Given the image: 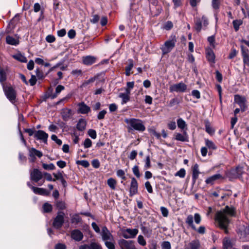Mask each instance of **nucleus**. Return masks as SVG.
Listing matches in <instances>:
<instances>
[{
  "label": "nucleus",
  "mask_w": 249,
  "mask_h": 249,
  "mask_svg": "<svg viewBox=\"0 0 249 249\" xmlns=\"http://www.w3.org/2000/svg\"><path fill=\"white\" fill-rule=\"evenodd\" d=\"M6 41L7 44L12 45H17L19 43V41L18 39L10 36H6Z\"/></svg>",
  "instance_id": "7c9ffc66"
},
{
  "label": "nucleus",
  "mask_w": 249,
  "mask_h": 249,
  "mask_svg": "<svg viewBox=\"0 0 249 249\" xmlns=\"http://www.w3.org/2000/svg\"><path fill=\"white\" fill-rule=\"evenodd\" d=\"M145 187L149 193H152L153 192L152 187L149 181H147L145 183Z\"/></svg>",
  "instance_id": "69168bd1"
},
{
  "label": "nucleus",
  "mask_w": 249,
  "mask_h": 249,
  "mask_svg": "<svg viewBox=\"0 0 249 249\" xmlns=\"http://www.w3.org/2000/svg\"><path fill=\"white\" fill-rule=\"evenodd\" d=\"M161 248L162 249H171V244L168 241H164L161 244Z\"/></svg>",
  "instance_id": "6e6d98bb"
},
{
  "label": "nucleus",
  "mask_w": 249,
  "mask_h": 249,
  "mask_svg": "<svg viewBox=\"0 0 249 249\" xmlns=\"http://www.w3.org/2000/svg\"><path fill=\"white\" fill-rule=\"evenodd\" d=\"M101 235L102 239L105 242L106 241H113V236L108 231L107 228L104 226L102 230Z\"/></svg>",
  "instance_id": "dca6fc26"
},
{
  "label": "nucleus",
  "mask_w": 249,
  "mask_h": 249,
  "mask_svg": "<svg viewBox=\"0 0 249 249\" xmlns=\"http://www.w3.org/2000/svg\"><path fill=\"white\" fill-rule=\"evenodd\" d=\"M89 246L91 249H102L101 246L96 242H91Z\"/></svg>",
  "instance_id": "5fc2aeb1"
},
{
  "label": "nucleus",
  "mask_w": 249,
  "mask_h": 249,
  "mask_svg": "<svg viewBox=\"0 0 249 249\" xmlns=\"http://www.w3.org/2000/svg\"><path fill=\"white\" fill-rule=\"evenodd\" d=\"M30 156H42L41 152L36 150L34 148H32L29 150Z\"/></svg>",
  "instance_id": "79ce46f5"
},
{
  "label": "nucleus",
  "mask_w": 249,
  "mask_h": 249,
  "mask_svg": "<svg viewBox=\"0 0 249 249\" xmlns=\"http://www.w3.org/2000/svg\"><path fill=\"white\" fill-rule=\"evenodd\" d=\"M206 57L208 61L212 63H214L215 55L212 49L207 48L205 49Z\"/></svg>",
  "instance_id": "412c9836"
},
{
  "label": "nucleus",
  "mask_w": 249,
  "mask_h": 249,
  "mask_svg": "<svg viewBox=\"0 0 249 249\" xmlns=\"http://www.w3.org/2000/svg\"><path fill=\"white\" fill-rule=\"evenodd\" d=\"M51 139L54 141L58 145H61L62 143V141L60 139H59L57 136L55 135H52L51 136Z\"/></svg>",
  "instance_id": "bf43d9fd"
},
{
  "label": "nucleus",
  "mask_w": 249,
  "mask_h": 249,
  "mask_svg": "<svg viewBox=\"0 0 249 249\" xmlns=\"http://www.w3.org/2000/svg\"><path fill=\"white\" fill-rule=\"evenodd\" d=\"M128 65L125 67V75L127 76L130 75V74L132 73L131 72V71L132 69L133 68L134 66V62L132 59H128Z\"/></svg>",
  "instance_id": "cd10ccee"
},
{
  "label": "nucleus",
  "mask_w": 249,
  "mask_h": 249,
  "mask_svg": "<svg viewBox=\"0 0 249 249\" xmlns=\"http://www.w3.org/2000/svg\"><path fill=\"white\" fill-rule=\"evenodd\" d=\"M187 128L186 130H184L183 133H177L175 135V139L178 141L181 142H188L189 137L186 132Z\"/></svg>",
  "instance_id": "6ab92c4d"
},
{
  "label": "nucleus",
  "mask_w": 249,
  "mask_h": 249,
  "mask_svg": "<svg viewBox=\"0 0 249 249\" xmlns=\"http://www.w3.org/2000/svg\"><path fill=\"white\" fill-rule=\"evenodd\" d=\"M117 176L121 178L123 180H125V172L122 169L118 170L116 173Z\"/></svg>",
  "instance_id": "de8ad7c7"
},
{
  "label": "nucleus",
  "mask_w": 249,
  "mask_h": 249,
  "mask_svg": "<svg viewBox=\"0 0 249 249\" xmlns=\"http://www.w3.org/2000/svg\"><path fill=\"white\" fill-rule=\"evenodd\" d=\"M177 124L178 128L182 129L185 130V128L186 127V122L181 118H179L177 120Z\"/></svg>",
  "instance_id": "e433bc0d"
},
{
  "label": "nucleus",
  "mask_w": 249,
  "mask_h": 249,
  "mask_svg": "<svg viewBox=\"0 0 249 249\" xmlns=\"http://www.w3.org/2000/svg\"><path fill=\"white\" fill-rule=\"evenodd\" d=\"M194 219L195 222L196 224H199L200 223L201 221V217L198 213H195L194 216L191 214H189L187 216L185 219V223L192 229H196V226L194 224Z\"/></svg>",
  "instance_id": "423d86ee"
},
{
  "label": "nucleus",
  "mask_w": 249,
  "mask_h": 249,
  "mask_svg": "<svg viewBox=\"0 0 249 249\" xmlns=\"http://www.w3.org/2000/svg\"><path fill=\"white\" fill-rule=\"evenodd\" d=\"M234 102L239 106L242 111L244 112L246 110L247 100L245 97L238 94L235 95Z\"/></svg>",
  "instance_id": "f8f14e48"
},
{
  "label": "nucleus",
  "mask_w": 249,
  "mask_h": 249,
  "mask_svg": "<svg viewBox=\"0 0 249 249\" xmlns=\"http://www.w3.org/2000/svg\"><path fill=\"white\" fill-rule=\"evenodd\" d=\"M42 167L44 169L48 170H53L55 168V166L53 163H43Z\"/></svg>",
  "instance_id": "09e8293b"
},
{
  "label": "nucleus",
  "mask_w": 249,
  "mask_h": 249,
  "mask_svg": "<svg viewBox=\"0 0 249 249\" xmlns=\"http://www.w3.org/2000/svg\"><path fill=\"white\" fill-rule=\"evenodd\" d=\"M64 89L65 87L61 85L57 86L55 89V93L50 95V97L52 99L56 98L61 91L63 90Z\"/></svg>",
  "instance_id": "c756f323"
},
{
  "label": "nucleus",
  "mask_w": 249,
  "mask_h": 249,
  "mask_svg": "<svg viewBox=\"0 0 249 249\" xmlns=\"http://www.w3.org/2000/svg\"><path fill=\"white\" fill-rule=\"evenodd\" d=\"M141 230L143 233L145 235H150L152 233L151 230H148L146 227L144 226L142 227Z\"/></svg>",
  "instance_id": "0e129e2a"
},
{
  "label": "nucleus",
  "mask_w": 249,
  "mask_h": 249,
  "mask_svg": "<svg viewBox=\"0 0 249 249\" xmlns=\"http://www.w3.org/2000/svg\"><path fill=\"white\" fill-rule=\"evenodd\" d=\"M76 163L78 165H81L84 167H88L89 166V162L87 160H77Z\"/></svg>",
  "instance_id": "3c124183"
},
{
  "label": "nucleus",
  "mask_w": 249,
  "mask_h": 249,
  "mask_svg": "<svg viewBox=\"0 0 249 249\" xmlns=\"http://www.w3.org/2000/svg\"><path fill=\"white\" fill-rule=\"evenodd\" d=\"M186 174V171L184 169L182 168L180 169L178 171L176 174V176H178L180 178H184Z\"/></svg>",
  "instance_id": "864d4df0"
},
{
  "label": "nucleus",
  "mask_w": 249,
  "mask_h": 249,
  "mask_svg": "<svg viewBox=\"0 0 249 249\" xmlns=\"http://www.w3.org/2000/svg\"><path fill=\"white\" fill-rule=\"evenodd\" d=\"M88 135H89V137H90L92 139H95L97 136L96 131L92 129H90L89 130Z\"/></svg>",
  "instance_id": "4d7b16f0"
},
{
  "label": "nucleus",
  "mask_w": 249,
  "mask_h": 249,
  "mask_svg": "<svg viewBox=\"0 0 249 249\" xmlns=\"http://www.w3.org/2000/svg\"><path fill=\"white\" fill-rule=\"evenodd\" d=\"M199 171L198 169V165L197 164H195L193 168V175H192V178L194 182L196 181L197 179L199 174Z\"/></svg>",
  "instance_id": "c85d7f7f"
},
{
  "label": "nucleus",
  "mask_w": 249,
  "mask_h": 249,
  "mask_svg": "<svg viewBox=\"0 0 249 249\" xmlns=\"http://www.w3.org/2000/svg\"><path fill=\"white\" fill-rule=\"evenodd\" d=\"M78 112L83 114H88L91 111L90 107L84 102H81L78 104Z\"/></svg>",
  "instance_id": "a211bd4d"
},
{
  "label": "nucleus",
  "mask_w": 249,
  "mask_h": 249,
  "mask_svg": "<svg viewBox=\"0 0 249 249\" xmlns=\"http://www.w3.org/2000/svg\"><path fill=\"white\" fill-rule=\"evenodd\" d=\"M81 221V218L78 214H74L71 219L72 223L78 224Z\"/></svg>",
  "instance_id": "ea45409f"
},
{
  "label": "nucleus",
  "mask_w": 249,
  "mask_h": 249,
  "mask_svg": "<svg viewBox=\"0 0 249 249\" xmlns=\"http://www.w3.org/2000/svg\"><path fill=\"white\" fill-rule=\"evenodd\" d=\"M94 80H95V78H90L88 80L85 81L81 85V88H85V87H86L89 84L93 82L94 81Z\"/></svg>",
  "instance_id": "13d9d810"
},
{
  "label": "nucleus",
  "mask_w": 249,
  "mask_h": 249,
  "mask_svg": "<svg viewBox=\"0 0 249 249\" xmlns=\"http://www.w3.org/2000/svg\"><path fill=\"white\" fill-rule=\"evenodd\" d=\"M132 171L133 174L138 178H140L141 174L139 172V167L137 165L134 166L132 168Z\"/></svg>",
  "instance_id": "603ef678"
},
{
  "label": "nucleus",
  "mask_w": 249,
  "mask_h": 249,
  "mask_svg": "<svg viewBox=\"0 0 249 249\" xmlns=\"http://www.w3.org/2000/svg\"><path fill=\"white\" fill-rule=\"evenodd\" d=\"M243 56V60L244 65L249 67V54H245Z\"/></svg>",
  "instance_id": "e2e57ef3"
},
{
  "label": "nucleus",
  "mask_w": 249,
  "mask_h": 249,
  "mask_svg": "<svg viewBox=\"0 0 249 249\" xmlns=\"http://www.w3.org/2000/svg\"><path fill=\"white\" fill-rule=\"evenodd\" d=\"M150 133L152 136L155 137L158 139H160L161 137L160 133L157 132L155 129H151Z\"/></svg>",
  "instance_id": "052dcab7"
},
{
  "label": "nucleus",
  "mask_w": 249,
  "mask_h": 249,
  "mask_svg": "<svg viewBox=\"0 0 249 249\" xmlns=\"http://www.w3.org/2000/svg\"><path fill=\"white\" fill-rule=\"evenodd\" d=\"M168 128L172 130H175L176 128V124L174 121H171L167 124Z\"/></svg>",
  "instance_id": "680f3d73"
},
{
  "label": "nucleus",
  "mask_w": 249,
  "mask_h": 249,
  "mask_svg": "<svg viewBox=\"0 0 249 249\" xmlns=\"http://www.w3.org/2000/svg\"><path fill=\"white\" fill-rule=\"evenodd\" d=\"M43 210L44 213H49L52 211V205L45 203L43 205Z\"/></svg>",
  "instance_id": "a19ab883"
},
{
  "label": "nucleus",
  "mask_w": 249,
  "mask_h": 249,
  "mask_svg": "<svg viewBox=\"0 0 249 249\" xmlns=\"http://www.w3.org/2000/svg\"><path fill=\"white\" fill-rule=\"evenodd\" d=\"M13 57L21 62L25 63L27 61L26 57L20 53L15 54L13 55Z\"/></svg>",
  "instance_id": "473e14b6"
},
{
  "label": "nucleus",
  "mask_w": 249,
  "mask_h": 249,
  "mask_svg": "<svg viewBox=\"0 0 249 249\" xmlns=\"http://www.w3.org/2000/svg\"><path fill=\"white\" fill-rule=\"evenodd\" d=\"M138 232L139 231L137 229H131L127 228L123 230L122 233V236L125 239H130L135 238L138 234Z\"/></svg>",
  "instance_id": "9d476101"
},
{
  "label": "nucleus",
  "mask_w": 249,
  "mask_h": 249,
  "mask_svg": "<svg viewBox=\"0 0 249 249\" xmlns=\"http://www.w3.org/2000/svg\"><path fill=\"white\" fill-rule=\"evenodd\" d=\"M95 58L92 56H87L83 57V62L85 65H90L95 62Z\"/></svg>",
  "instance_id": "bb28decb"
},
{
  "label": "nucleus",
  "mask_w": 249,
  "mask_h": 249,
  "mask_svg": "<svg viewBox=\"0 0 249 249\" xmlns=\"http://www.w3.org/2000/svg\"><path fill=\"white\" fill-rule=\"evenodd\" d=\"M43 174L38 169H34L30 173L31 179L35 182H38L42 179Z\"/></svg>",
  "instance_id": "2eb2a0df"
},
{
  "label": "nucleus",
  "mask_w": 249,
  "mask_h": 249,
  "mask_svg": "<svg viewBox=\"0 0 249 249\" xmlns=\"http://www.w3.org/2000/svg\"><path fill=\"white\" fill-rule=\"evenodd\" d=\"M225 178V177L220 174L217 173L208 178L205 182L207 184L213 185L219 180H222Z\"/></svg>",
  "instance_id": "4468645a"
},
{
  "label": "nucleus",
  "mask_w": 249,
  "mask_h": 249,
  "mask_svg": "<svg viewBox=\"0 0 249 249\" xmlns=\"http://www.w3.org/2000/svg\"><path fill=\"white\" fill-rule=\"evenodd\" d=\"M205 144H206V145L207 146V147L210 150H215L217 148L216 145L213 142H212L210 140H209L208 139L205 140Z\"/></svg>",
  "instance_id": "72a5a7b5"
},
{
  "label": "nucleus",
  "mask_w": 249,
  "mask_h": 249,
  "mask_svg": "<svg viewBox=\"0 0 249 249\" xmlns=\"http://www.w3.org/2000/svg\"><path fill=\"white\" fill-rule=\"evenodd\" d=\"M187 85L183 82H179L177 84L171 85L169 88L170 91L177 92H184L187 89Z\"/></svg>",
  "instance_id": "6e6552de"
},
{
  "label": "nucleus",
  "mask_w": 249,
  "mask_h": 249,
  "mask_svg": "<svg viewBox=\"0 0 249 249\" xmlns=\"http://www.w3.org/2000/svg\"><path fill=\"white\" fill-rule=\"evenodd\" d=\"M232 245L229 239H224L223 241V249H231Z\"/></svg>",
  "instance_id": "c9c22d12"
},
{
  "label": "nucleus",
  "mask_w": 249,
  "mask_h": 249,
  "mask_svg": "<svg viewBox=\"0 0 249 249\" xmlns=\"http://www.w3.org/2000/svg\"><path fill=\"white\" fill-rule=\"evenodd\" d=\"M130 93H128V92H125L124 93H120L119 94V97L121 98V104L124 105L127 103L128 102L130 101Z\"/></svg>",
  "instance_id": "393cba45"
},
{
  "label": "nucleus",
  "mask_w": 249,
  "mask_h": 249,
  "mask_svg": "<svg viewBox=\"0 0 249 249\" xmlns=\"http://www.w3.org/2000/svg\"><path fill=\"white\" fill-rule=\"evenodd\" d=\"M194 231H196L197 233L203 234L205 233L206 229L204 226H200L198 229L196 227V229H193Z\"/></svg>",
  "instance_id": "8fccbe9b"
},
{
  "label": "nucleus",
  "mask_w": 249,
  "mask_h": 249,
  "mask_svg": "<svg viewBox=\"0 0 249 249\" xmlns=\"http://www.w3.org/2000/svg\"><path fill=\"white\" fill-rule=\"evenodd\" d=\"M31 189L34 193L43 196H48L50 192L46 189L41 188H38L34 186H31Z\"/></svg>",
  "instance_id": "4be33fe9"
},
{
  "label": "nucleus",
  "mask_w": 249,
  "mask_h": 249,
  "mask_svg": "<svg viewBox=\"0 0 249 249\" xmlns=\"http://www.w3.org/2000/svg\"><path fill=\"white\" fill-rule=\"evenodd\" d=\"M61 115L63 119L67 121L72 115V111L71 109L68 108H63L61 111Z\"/></svg>",
  "instance_id": "5701e85b"
},
{
  "label": "nucleus",
  "mask_w": 249,
  "mask_h": 249,
  "mask_svg": "<svg viewBox=\"0 0 249 249\" xmlns=\"http://www.w3.org/2000/svg\"><path fill=\"white\" fill-rule=\"evenodd\" d=\"M87 125V122L85 119H80L76 124V129L80 131H83L85 130Z\"/></svg>",
  "instance_id": "a878e982"
},
{
  "label": "nucleus",
  "mask_w": 249,
  "mask_h": 249,
  "mask_svg": "<svg viewBox=\"0 0 249 249\" xmlns=\"http://www.w3.org/2000/svg\"><path fill=\"white\" fill-rule=\"evenodd\" d=\"M137 240L138 243L142 246H144L146 244L145 240L144 239L143 236L142 235H139L138 236Z\"/></svg>",
  "instance_id": "37998d69"
},
{
  "label": "nucleus",
  "mask_w": 249,
  "mask_h": 249,
  "mask_svg": "<svg viewBox=\"0 0 249 249\" xmlns=\"http://www.w3.org/2000/svg\"><path fill=\"white\" fill-rule=\"evenodd\" d=\"M244 166L238 165L235 168H232L226 173V177L228 178L230 180L242 178V175L244 173Z\"/></svg>",
  "instance_id": "20e7f679"
},
{
  "label": "nucleus",
  "mask_w": 249,
  "mask_h": 249,
  "mask_svg": "<svg viewBox=\"0 0 249 249\" xmlns=\"http://www.w3.org/2000/svg\"><path fill=\"white\" fill-rule=\"evenodd\" d=\"M49 135L45 131L41 130L36 131L35 133L34 138L45 144L47 143Z\"/></svg>",
  "instance_id": "1a4fd4ad"
},
{
  "label": "nucleus",
  "mask_w": 249,
  "mask_h": 249,
  "mask_svg": "<svg viewBox=\"0 0 249 249\" xmlns=\"http://www.w3.org/2000/svg\"><path fill=\"white\" fill-rule=\"evenodd\" d=\"M200 242L198 240H194L190 242L185 246V249H199Z\"/></svg>",
  "instance_id": "b1692460"
},
{
  "label": "nucleus",
  "mask_w": 249,
  "mask_h": 249,
  "mask_svg": "<svg viewBox=\"0 0 249 249\" xmlns=\"http://www.w3.org/2000/svg\"><path fill=\"white\" fill-rule=\"evenodd\" d=\"M3 89L8 99L12 103H14L16 101L17 96L16 91L11 86H5L3 85Z\"/></svg>",
  "instance_id": "0eeeda50"
},
{
  "label": "nucleus",
  "mask_w": 249,
  "mask_h": 249,
  "mask_svg": "<svg viewBox=\"0 0 249 249\" xmlns=\"http://www.w3.org/2000/svg\"><path fill=\"white\" fill-rule=\"evenodd\" d=\"M208 41L212 47L213 48H215V37L214 36H209L208 37Z\"/></svg>",
  "instance_id": "49530a36"
},
{
  "label": "nucleus",
  "mask_w": 249,
  "mask_h": 249,
  "mask_svg": "<svg viewBox=\"0 0 249 249\" xmlns=\"http://www.w3.org/2000/svg\"><path fill=\"white\" fill-rule=\"evenodd\" d=\"M243 23V21L241 19L234 20L232 22L233 28L235 31H238L239 27Z\"/></svg>",
  "instance_id": "4c0bfd02"
},
{
  "label": "nucleus",
  "mask_w": 249,
  "mask_h": 249,
  "mask_svg": "<svg viewBox=\"0 0 249 249\" xmlns=\"http://www.w3.org/2000/svg\"><path fill=\"white\" fill-rule=\"evenodd\" d=\"M176 42V36L174 35L171 36L170 38L166 40L160 47L162 54L164 55L171 52L175 47Z\"/></svg>",
  "instance_id": "39448f33"
},
{
  "label": "nucleus",
  "mask_w": 249,
  "mask_h": 249,
  "mask_svg": "<svg viewBox=\"0 0 249 249\" xmlns=\"http://www.w3.org/2000/svg\"><path fill=\"white\" fill-rule=\"evenodd\" d=\"M107 113V111L105 110H103L99 112L97 115V118L99 120H102L105 118V116Z\"/></svg>",
  "instance_id": "338daca9"
},
{
  "label": "nucleus",
  "mask_w": 249,
  "mask_h": 249,
  "mask_svg": "<svg viewBox=\"0 0 249 249\" xmlns=\"http://www.w3.org/2000/svg\"><path fill=\"white\" fill-rule=\"evenodd\" d=\"M194 29L199 33L202 29L205 30L209 25V20L208 18L203 15L202 17H196L194 19Z\"/></svg>",
  "instance_id": "7ed1b4c3"
},
{
  "label": "nucleus",
  "mask_w": 249,
  "mask_h": 249,
  "mask_svg": "<svg viewBox=\"0 0 249 249\" xmlns=\"http://www.w3.org/2000/svg\"><path fill=\"white\" fill-rule=\"evenodd\" d=\"M71 234V238L76 241H80L83 238L82 232L78 230H73Z\"/></svg>",
  "instance_id": "aec40b11"
},
{
  "label": "nucleus",
  "mask_w": 249,
  "mask_h": 249,
  "mask_svg": "<svg viewBox=\"0 0 249 249\" xmlns=\"http://www.w3.org/2000/svg\"><path fill=\"white\" fill-rule=\"evenodd\" d=\"M64 213L63 212L58 213L53 222V226L55 228L58 229L62 226L64 220Z\"/></svg>",
  "instance_id": "ddd939ff"
},
{
  "label": "nucleus",
  "mask_w": 249,
  "mask_h": 249,
  "mask_svg": "<svg viewBox=\"0 0 249 249\" xmlns=\"http://www.w3.org/2000/svg\"><path fill=\"white\" fill-rule=\"evenodd\" d=\"M138 182L135 178H132L129 189L130 196H133L138 193Z\"/></svg>",
  "instance_id": "f3484780"
},
{
  "label": "nucleus",
  "mask_w": 249,
  "mask_h": 249,
  "mask_svg": "<svg viewBox=\"0 0 249 249\" xmlns=\"http://www.w3.org/2000/svg\"><path fill=\"white\" fill-rule=\"evenodd\" d=\"M235 210L233 207L226 206L224 209L218 211L215 216V221L221 229L227 233V227L230 222V217L235 215Z\"/></svg>",
  "instance_id": "f257e3e1"
},
{
  "label": "nucleus",
  "mask_w": 249,
  "mask_h": 249,
  "mask_svg": "<svg viewBox=\"0 0 249 249\" xmlns=\"http://www.w3.org/2000/svg\"><path fill=\"white\" fill-rule=\"evenodd\" d=\"M107 184L111 189L115 190L116 189L117 181L115 179L110 178L107 179Z\"/></svg>",
  "instance_id": "2f4dec72"
},
{
  "label": "nucleus",
  "mask_w": 249,
  "mask_h": 249,
  "mask_svg": "<svg viewBox=\"0 0 249 249\" xmlns=\"http://www.w3.org/2000/svg\"><path fill=\"white\" fill-rule=\"evenodd\" d=\"M220 0H212V6L214 9L217 10L219 8Z\"/></svg>",
  "instance_id": "c03bdc74"
},
{
  "label": "nucleus",
  "mask_w": 249,
  "mask_h": 249,
  "mask_svg": "<svg viewBox=\"0 0 249 249\" xmlns=\"http://www.w3.org/2000/svg\"><path fill=\"white\" fill-rule=\"evenodd\" d=\"M7 76L5 71L0 67V82L3 85V83L6 80Z\"/></svg>",
  "instance_id": "f704fd0d"
},
{
  "label": "nucleus",
  "mask_w": 249,
  "mask_h": 249,
  "mask_svg": "<svg viewBox=\"0 0 249 249\" xmlns=\"http://www.w3.org/2000/svg\"><path fill=\"white\" fill-rule=\"evenodd\" d=\"M92 144V142L89 139L87 138L85 140L84 142V146L85 148H89L91 146Z\"/></svg>",
  "instance_id": "774afa93"
},
{
  "label": "nucleus",
  "mask_w": 249,
  "mask_h": 249,
  "mask_svg": "<svg viewBox=\"0 0 249 249\" xmlns=\"http://www.w3.org/2000/svg\"><path fill=\"white\" fill-rule=\"evenodd\" d=\"M134 87V82H128L126 83V87L125 88V91L131 94V91Z\"/></svg>",
  "instance_id": "58836bf2"
},
{
  "label": "nucleus",
  "mask_w": 249,
  "mask_h": 249,
  "mask_svg": "<svg viewBox=\"0 0 249 249\" xmlns=\"http://www.w3.org/2000/svg\"><path fill=\"white\" fill-rule=\"evenodd\" d=\"M124 122L128 124L130 129L141 132L145 130V127L141 120L135 118L125 119Z\"/></svg>",
  "instance_id": "f03ea898"
},
{
  "label": "nucleus",
  "mask_w": 249,
  "mask_h": 249,
  "mask_svg": "<svg viewBox=\"0 0 249 249\" xmlns=\"http://www.w3.org/2000/svg\"><path fill=\"white\" fill-rule=\"evenodd\" d=\"M105 243L108 249H115L114 240L113 241H106L105 242Z\"/></svg>",
  "instance_id": "a18cd8bd"
},
{
  "label": "nucleus",
  "mask_w": 249,
  "mask_h": 249,
  "mask_svg": "<svg viewBox=\"0 0 249 249\" xmlns=\"http://www.w3.org/2000/svg\"><path fill=\"white\" fill-rule=\"evenodd\" d=\"M118 244L121 249H137L133 241L122 239L119 240Z\"/></svg>",
  "instance_id": "9b49d317"
}]
</instances>
